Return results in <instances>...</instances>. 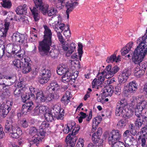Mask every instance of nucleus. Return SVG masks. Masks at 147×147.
I'll return each mask as SVG.
<instances>
[{
    "instance_id": "1",
    "label": "nucleus",
    "mask_w": 147,
    "mask_h": 147,
    "mask_svg": "<svg viewBox=\"0 0 147 147\" xmlns=\"http://www.w3.org/2000/svg\"><path fill=\"white\" fill-rule=\"evenodd\" d=\"M147 34H145L142 38H139L137 43H140L134 50L132 56L133 62L135 64H138L140 67L139 69L145 71L147 67V63H141L147 54V47L145 48L146 47L145 40Z\"/></svg>"
},
{
    "instance_id": "2",
    "label": "nucleus",
    "mask_w": 147,
    "mask_h": 147,
    "mask_svg": "<svg viewBox=\"0 0 147 147\" xmlns=\"http://www.w3.org/2000/svg\"><path fill=\"white\" fill-rule=\"evenodd\" d=\"M45 29L43 40L39 42L38 47V52L41 55L44 56L48 54L50 46L52 44V33L51 30L46 26H44Z\"/></svg>"
},
{
    "instance_id": "3",
    "label": "nucleus",
    "mask_w": 147,
    "mask_h": 147,
    "mask_svg": "<svg viewBox=\"0 0 147 147\" xmlns=\"http://www.w3.org/2000/svg\"><path fill=\"white\" fill-rule=\"evenodd\" d=\"M35 7H30V11L33 15V18L36 21H38L40 19L39 13L40 10L42 13L46 12L47 8L49 7L48 4L42 2V0H33Z\"/></svg>"
},
{
    "instance_id": "4",
    "label": "nucleus",
    "mask_w": 147,
    "mask_h": 147,
    "mask_svg": "<svg viewBox=\"0 0 147 147\" xmlns=\"http://www.w3.org/2000/svg\"><path fill=\"white\" fill-rule=\"evenodd\" d=\"M5 131L9 133L12 138H17L22 134V131L19 127L13 126L11 121H9L5 123Z\"/></svg>"
},
{
    "instance_id": "5",
    "label": "nucleus",
    "mask_w": 147,
    "mask_h": 147,
    "mask_svg": "<svg viewBox=\"0 0 147 147\" xmlns=\"http://www.w3.org/2000/svg\"><path fill=\"white\" fill-rule=\"evenodd\" d=\"M75 127L73 129L71 134H69L66 136V141L68 147H74L76 143V141L78 140V138L75 136L77 132L79 131L80 127H78V128Z\"/></svg>"
},
{
    "instance_id": "6",
    "label": "nucleus",
    "mask_w": 147,
    "mask_h": 147,
    "mask_svg": "<svg viewBox=\"0 0 147 147\" xmlns=\"http://www.w3.org/2000/svg\"><path fill=\"white\" fill-rule=\"evenodd\" d=\"M142 95H139L138 97H135L133 101H131L132 104L134 102H138L137 105L134 107L135 110L137 111L142 112V110L146 108L147 105V101L144 99Z\"/></svg>"
},
{
    "instance_id": "7",
    "label": "nucleus",
    "mask_w": 147,
    "mask_h": 147,
    "mask_svg": "<svg viewBox=\"0 0 147 147\" xmlns=\"http://www.w3.org/2000/svg\"><path fill=\"white\" fill-rule=\"evenodd\" d=\"M52 108L51 111L54 117L58 120H61L63 119L64 111L63 109H61L60 106L55 105Z\"/></svg>"
},
{
    "instance_id": "8",
    "label": "nucleus",
    "mask_w": 147,
    "mask_h": 147,
    "mask_svg": "<svg viewBox=\"0 0 147 147\" xmlns=\"http://www.w3.org/2000/svg\"><path fill=\"white\" fill-rule=\"evenodd\" d=\"M121 137V134L119 131L118 130L114 129L108 134L107 137H108V143L111 144L119 142L118 140H119Z\"/></svg>"
},
{
    "instance_id": "9",
    "label": "nucleus",
    "mask_w": 147,
    "mask_h": 147,
    "mask_svg": "<svg viewBox=\"0 0 147 147\" xmlns=\"http://www.w3.org/2000/svg\"><path fill=\"white\" fill-rule=\"evenodd\" d=\"M68 45V43L67 42L65 44L62 45V48L63 50L66 51V56L69 57L76 49V45L74 43L72 42L71 43L69 48Z\"/></svg>"
},
{
    "instance_id": "10",
    "label": "nucleus",
    "mask_w": 147,
    "mask_h": 147,
    "mask_svg": "<svg viewBox=\"0 0 147 147\" xmlns=\"http://www.w3.org/2000/svg\"><path fill=\"white\" fill-rule=\"evenodd\" d=\"M13 103L8 101L3 106H1V115L3 117H5L8 114L11 109Z\"/></svg>"
},
{
    "instance_id": "11",
    "label": "nucleus",
    "mask_w": 147,
    "mask_h": 147,
    "mask_svg": "<svg viewBox=\"0 0 147 147\" xmlns=\"http://www.w3.org/2000/svg\"><path fill=\"white\" fill-rule=\"evenodd\" d=\"M119 68L117 65L112 67L111 65H107L106 68L105 70L103 71L102 73H105V74H108L111 76H113L119 70Z\"/></svg>"
},
{
    "instance_id": "12",
    "label": "nucleus",
    "mask_w": 147,
    "mask_h": 147,
    "mask_svg": "<svg viewBox=\"0 0 147 147\" xmlns=\"http://www.w3.org/2000/svg\"><path fill=\"white\" fill-rule=\"evenodd\" d=\"M29 133L33 137L36 135H40L42 136V139L44 138L45 135V131L43 129H40L38 132V130L34 127H31L30 128Z\"/></svg>"
},
{
    "instance_id": "13",
    "label": "nucleus",
    "mask_w": 147,
    "mask_h": 147,
    "mask_svg": "<svg viewBox=\"0 0 147 147\" xmlns=\"http://www.w3.org/2000/svg\"><path fill=\"white\" fill-rule=\"evenodd\" d=\"M25 37L24 34H21L18 32L15 33L11 36L12 41L16 42H18L20 43L21 42L24 41L25 40Z\"/></svg>"
},
{
    "instance_id": "14",
    "label": "nucleus",
    "mask_w": 147,
    "mask_h": 147,
    "mask_svg": "<svg viewBox=\"0 0 147 147\" xmlns=\"http://www.w3.org/2000/svg\"><path fill=\"white\" fill-rule=\"evenodd\" d=\"M34 107L33 102L32 101L27 102L23 105L21 109L22 113L23 114L25 113L30 112Z\"/></svg>"
},
{
    "instance_id": "15",
    "label": "nucleus",
    "mask_w": 147,
    "mask_h": 147,
    "mask_svg": "<svg viewBox=\"0 0 147 147\" xmlns=\"http://www.w3.org/2000/svg\"><path fill=\"white\" fill-rule=\"evenodd\" d=\"M22 64L21 68L22 72L24 74H27L31 71L32 69L31 64L28 61H27L24 58L23 59Z\"/></svg>"
},
{
    "instance_id": "16",
    "label": "nucleus",
    "mask_w": 147,
    "mask_h": 147,
    "mask_svg": "<svg viewBox=\"0 0 147 147\" xmlns=\"http://www.w3.org/2000/svg\"><path fill=\"white\" fill-rule=\"evenodd\" d=\"M78 53H75L71 55V58L73 59H78L79 58L80 60L81 61V58L83 53L82 51V45L80 43L78 44Z\"/></svg>"
},
{
    "instance_id": "17",
    "label": "nucleus",
    "mask_w": 147,
    "mask_h": 147,
    "mask_svg": "<svg viewBox=\"0 0 147 147\" xmlns=\"http://www.w3.org/2000/svg\"><path fill=\"white\" fill-rule=\"evenodd\" d=\"M27 6L24 4L23 5L18 6L17 8L16 12L18 15H26L27 13Z\"/></svg>"
},
{
    "instance_id": "18",
    "label": "nucleus",
    "mask_w": 147,
    "mask_h": 147,
    "mask_svg": "<svg viewBox=\"0 0 147 147\" xmlns=\"http://www.w3.org/2000/svg\"><path fill=\"white\" fill-rule=\"evenodd\" d=\"M102 119V117L100 115L98 116L93 119L92 124V131H94L95 130L96 127H97L98 124L100 123Z\"/></svg>"
},
{
    "instance_id": "19",
    "label": "nucleus",
    "mask_w": 147,
    "mask_h": 147,
    "mask_svg": "<svg viewBox=\"0 0 147 147\" xmlns=\"http://www.w3.org/2000/svg\"><path fill=\"white\" fill-rule=\"evenodd\" d=\"M69 68L66 66L64 65L58 67L57 70V73L60 75L67 74L68 72H69Z\"/></svg>"
},
{
    "instance_id": "20",
    "label": "nucleus",
    "mask_w": 147,
    "mask_h": 147,
    "mask_svg": "<svg viewBox=\"0 0 147 147\" xmlns=\"http://www.w3.org/2000/svg\"><path fill=\"white\" fill-rule=\"evenodd\" d=\"M58 86L56 81L55 80H53L50 83V86H47V89L49 92H53L55 91V89Z\"/></svg>"
},
{
    "instance_id": "21",
    "label": "nucleus",
    "mask_w": 147,
    "mask_h": 147,
    "mask_svg": "<svg viewBox=\"0 0 147 147\" xmlns=\"http://www.w3.org/2000/svg\"><path fill=\"white\" fill-rule=\"evenodd\" d=\"M18 48L17 45L13 46V45H9L6 46V49L7 52L9 53L14 54H17L18 52V50H14L13 49H16Z\"/></svg>"
},
{
    "instance_id": "22",
    "label": "nucleus",
    "mask_w": 147,
    "mask_h": 147,
    "mask_svg": "<svg viewBox=\"0 0 147 147\" xmlns=\"http://www.w3.org/2000/svg\"><path fill=\"white\" fill-rule=\"evenodd\" d=\"M138 85L136 83L135 81H133L129 83L128 88L132 93H134L137 90Z\"/></svg>"
},
{
    "instance_id": "23",
    "label": "nucleus",
    "mask_w": 147,
    "mask_h": 147,
    "mask_svg": "<svg viewBox=\"0 0 147 147\" xmlns=\"http://www.w3.org/2000/svg\"><path fill=\"white\" fill-rule=\"evenodd\" d=\"M103 92H102L103 95L105 97H111L113 93V90L110 87H107L105 89L103 90Z\"/></svg>"
},
{
    "instance_id": "24",
    "label": "nucleus",
    "mask_w": 147,
    "mask_h": 147,
    "mask_svg": "<svg viewBox=\"0 0 147 147\" xmlns=\"http://www.w3.org/2000/svg\"><path fill=\"white\" fill-rule=\"evenodd\" d=\"M69 94L70 92L69 91H67L66 94L63 96L61 99V101L65 105H67L70 102Z\"/></svg>"
},
{
    "instance_id": "25",
    "label": "nucleus",
    "mask_w": 147,
    "mask_h": 147,
    "mask_svg": "<svg viewBox=\"0 0 147 147\" xmlns=\"http://www.w3.org/2000/svg\"><path fill=\"white\" fill-rule=\"evenodd\" d=\"M22 59L21 60L19 59H15L13 61V64L15 67L18 69H20L22 67V62L23 61V59Z\"/></svg>"
},
{
    "instance_id": "26",
    "label": "nucleus",
    "mask_w": 147,
    "mask_h": 147,
    "mask_svg": "<svg viewBox=\"0 0 147 147\" xmlns=\"http://www.w3.org/2000/svg\"><path fill=\"white\" fill-rule=\"evenodd\" d=\"M124 108L117 106L115 110V114L117 116L121 115L123 117V115L124 113L125 110H123Z\"/></svg>"
},
{
    "instance_id": "27",
    "label": "nucleus",
    "mask_w": 147,
    "mask_h": 147,
    "mask_svg": "<svg viewBox=\"0 0 147 147\" xmlns=\"http://www.w3.org/2000/svg\"><path fill=\"white\" fill-rule=\"evenodd\" d=\"M48 7H49L47 8L46 12L44 13H43L44 14H45L46 13H47L48 15L49 16H51L56 15L57 13V11L56 8L52 7L51 9L48 10Z\"/></svg>"
},
{
    "instance_id": "28",
    "label": "nucleus",
    "mask_w": 147,
    "mask_h": 147,
    "mask_svg": "<svg viewBox=\"0 0 147 147\" xmlns=\"http://www.w3.org/2000/svg\"><path fill=\"white\" fill-rule=\"evenodd\" d=\"M2 6L5 8H10L11 6V3L10 0H3L1 2Z\"/></svg>"
},
{
    "instance_id": "29",
    "label": "nucleus",
    "mask_w": 147,
    "mask_h": 147,
    "mask_svg": "<svg viewBox=\"0 0 147 147\" xmlns=\"http://www.w3.org/2000/svg\"><path fill=\"white\" fill-rule=\"evenodd\" d=\"M24 92V90L20 88H16L13 92V94L16 97H20Z\"/></svg>"
},
{
    "instance_id": "30",
    "label": "nucleus",
    "mask_w": 147,
    "mask_h": 147,
    "mask_svg": "<svg viewBox=\"0 0 147 147\" xmlns=\"http://www.w3.org/2000/svg\"><path fill=\"white\" fill-rule=\"evenodd\" d=\"M71 73L70 72H68L67 74L63 75L62 77V81L64 82H69L71 79Z\"/></svg>"
},
{
    "instance_id": "31",
    "label": "nucleus",
    "mask_w": 147,
    "mask_h": 147,
    "mask_svg": "<svg viewBox=\"0 0 147 147\" xmlns=\"http://www.w3.org/2000/svg\"><path fill=\"white\" fill-rule=\"evenodd\" d=\"M128 121L127 119L126 118L121 119L119 121L117 125L120 127L123 128L125 126Z\"/></svg>"
},
{
    "instance_id": "32",
    "label": "nucleus",
    "mask_w": 147,
    "mask_h": 147,
    "mask_svg": "<svg viewBox=\"0 0 147 147\" xmlns=\"http://www.w3.org/2000/svg\"><path fill=\"white\" fill-rule=\"evenodd\" d=\"M42 76L50 79L51 76V72L47 69H44L42 71Z\"/></svg>"
},
{
    "instance_id": "33",
    "label": "nucleus",
    "mask_w": 147,
    "mask_h": 147,
    "mask_svg": "<svg viewBox=\"0 0 147 147\" xmlns=\"http://www.w3.org/2000/svg\"><path fill=\"white\" fill-rule=\"evenodd\" d=\"M102 73L103 72L101 73H99L97 76V78H98V82L100 85L104 81L105 79L103 74L106 75L105 73Z\"/></svg>"
},
{
    "instance_id": "34",
    "label": "nucleus",
    "mask_w": 147,
    "mask_h": 147,
    "mask_svg": "<svg viewBox=\"0 0 147 147\" xmlns=\"http://www.w3.org/2000/svg\"><path fill=\"white\" fill-rule=\"evenodd\" d=\"M45 119L48 122L52 121L53 120V113L51 114L49 112H46L44 115Z\"/></svg>"
},
{
    "instance_id": "35",
    "label": "nucleus",
    "mask_w": 147,
    "mask_h": 147,
    "mask_svg": "<svg viewBox=\"0 0 147 147\" xmlns=\"http://www.w3.org/2000/svg\"><path fill=\"white\" fill-rule=\"evenodd\" d=\"M145 71L136 67L134 71L135 75L137 77H140L145 73Z\"/></svg>"
},
{
    "instance_id": "36",
    "label": "nucleus",
    "mask_w": 147,
    "mask_h": 147,
    "mask_svg": "<svg viewBox=\"0 0 147 147\" xmlns=\"http://www.w3.org/2000/svg\"><path fill=\"white\" fill-rule=\"evenodd\" d=\"M127 105V103L126 100L125 98H123L121 99L120 101L117 102V106L124 108Z\"/></svg>"
},
{
    "instance_id": "37",
    "label": "nucleus",
    "mask_w": 147,
    "mask_h": 147,
    "mask_svg": "<svg viewBox=\"0 0 147 147\" xmlns=\"http://www.w3.org/2000/svg\"><path fill=\"white\" fill-rule=\"evenodd\" d=\"M22 99V101L24 102H25L27 100L32 98L30 94L26 93L24 91V92L20 96Z\"/></svg>"
},
{
    "instance_id": "38",
    "label": "nucleus",
    "mask_w": 147,
    "mask_h": 147,
    "mask_svg": "<svg viewBox=\"0 0 147 147\" xmlns=\"http://www.w3.org/2000/svg\"><path fill=\"white\" fill-rule=\"evenodd\" d=\"M146 138L145 137L140 136L138 139V140H141V146L143 147H146L147 146V144L146 143Z\"/></svg>"
},
{
    "instance_id": "39",
    "label": "nucleus",
    "mask_w": 147,
    "mask_h": 147,
    "mask_svg": "<svg viewBox=\"0 0 147 147\" xmlns=\"http://www.w3.org/2000/svg\"><path fill=\"white\" fill-rule=\"evenodd\" d=\"M128 78L121 73L119 75L118 77V80L119 83H125Z\"/></svg>"
},
{
    "instance_id": "40",
    "label": "nucleus",
    "mask_w": 147,
    "mask_h": 147,
    "mask_svg": "<svg viewBox=\"0 0 147 147\" xmlns=\"http://www.w3.org/2000/svg\"><path fill=\"white\" fill-rule=\"evenodd\" d=\"M133 115V112L130 110L127 109V110L126 113H125L123 115V117L124 118L127 119L129 118L132 117Z\"/></svg>"
},
{
    "instance_id": "41",
    "label": "nucleus",
    "mask_w": 147,
    "mask_h": 147,
    "mask_svg": "<svg viewBox=\"0 0 147 147\" xmlns=\"http://www.w3.org/2000/svg\"><path fill=\"white\" fill-rule=\"evenodd\" d=\"M49 79L44 77L42 76L41 77H40L38 79V81L41 84H43L47 83L49 80Z\"/></svg>"
},
{
    "instance_id": "42",
    "label": "nucleus",
    "mask_w": 147,
    "mask_h": 147,
    "mask_svg": "<svg viewBox=\"0 0 147 147\" xmlns=\"http://www.w3.org/2000/svg\"><path fill=\"white\" fill-rule=\"evenodd\" d=\"M59 52L56 49L51 50L49 53L50 55L52 58H55L57 57L58 55Z\"/></svg>"
},
{
    "instance_id": "43",
    "label": "nucleus",
    "mask_w": 147,
    "mask_h": 147,
    "mask_svg": "<svg viewBox=\"0 0 147 147\" xmlns=\"http://www.w3.org/2000/svg\"><path fill=\"white\" fill-rule=\"evenodd\" d=\"M116 55L115 54H113L108 57L107 59V61L108 63H113V62L115 61L116 62Z\"/></svg>"
},
{
    "instance_id": "44",
    "label": "nucleus",
    "mask_w": 147,
    "mask_h": 147,
    "mask_svg": "<svg viewBox=\"0 0 147 147\" xmlns=\"http://www.w3.org/2000/svg\"><path fill=\"white\" fill-rule=\"evenodd\" d=\"M29 89L30 92H29L28 94H30V95H31L32 99H34L35 97V96L34 94L36 91V89L35 88L32 87V86H30Z\"/></svg>"
},
{
    "instance_id": "45",
    "label": "nucleus",
    "mask_w": 147,
    "mask_h": 147,
    "mask_svg": "<svg viewBox=\"0 0 147 147\" xmlns=\"http://www.w3.org/2000/svg\"><path fill=\"white\" fill-rule=\"evenodd\" d=\"M60 25L61 26L59 27V28L56 26L54 27L55 30L56 32H62L64 30L65 27V24H62Z\"/></svg>"
},
{
    "instance_id": "46",
    "label": "nucleus",
    "mask_w": 147,
    "mask_h": 147,
    "mask_svg": "<svg viewBox=\"0 0 147 147\" xmlns=\"http://www.w3.org/2000/svg\"><path fill=\"white\" fill-rule=\"evenodd\" d=\"M57 37L59 38V40L60 42V43L63 45L65 44L66 43H67V42H65V40L63 38V37L61 34V32H57Z\"/></svg>"
},
{
    "instance_id": "47",
    "label": "nucleus",
    "mask_w": 147,
    "mask_h": 147,
    "mask_svg": "<svg viewBox=\"0 0 147 147\" xmlns=\"http://www.w3.org/2000/svg\"><path fill=\"white\" fill-rule=\"evenodd\" d=\"M36 98L37 99H39L41 101L42 99L44 97V95L41 90H39L36 93Z\"/></svg>"
},
{
    "instance_id": "48",
    "label": "nucleus",
    "mask_w": 147,
    "mask_h": 147,
    "mask_svg": "<svg viewBox=\"0 0 147 147\" xmlns=\"http://www.w3.org/2000/svg\"><path fill=\"white\" fill-rule=\"evenodd\" d=\"M80 114L81 115L79 117H78L79 123H81L83 119L85 118L86 117L87 115L85 113L82 112H81Z\"/></svg>"
},
{
    "instance_id": "49",
    "label": "nucleus",
    "mask_w": 147,
    "mask_h": 147,
    "mask_svg": "<svg viewBox=\"0 0 147 147\" xmlns=\"http://www.w3.org/2000/svg\"><path fill=\"white\" fill-rule=\"evenodd\" d=\"M67 29L64 32V34L65 36L67 37H69L71 36V31L69 30V25H66Z\"/></svg>"
},
{
    "instance_id": "50",
    "label": "nucleus",
    "mask_w": 147,
    "mask_h": 147,
    "mask_svg": "<svg viewBox=\"0 0 147 147\" xmlns=\"http://www.w3.org/2000/svg\"><path fill=\"white\" fill-rule=\"evenodd\" d=\"M44 97L42 99L41 102H47L52 100L50 94L46 96L44 95Z\"/></svg>"
},
{
    "instance_id": "51",
    "label": "nucleus",
    "mask_w": 147,
    "mask_h": 147,
    "mask_svg": "<svg viewBox=\"0 0 147 147\" xmlns=\"http://www.w3.org/2000/svg\"><path fill=\"white\" fill-rule=\"evenodd\" d=\"M141 131L142 133V136L145 137L147 139V125H145L141 129Z\"/></svg>"
},
{
    "instance_id": "52",
    "label": "nucleus",
    "mask_w": 147,
    "mask_h": 147,
    "mask_svg": "<svg viewBox=\"0 0 147 147\" xmlns=\"http://www.w3.org/2000/svg\"><path fill=\"white\" fill-rule=\"evenodd\" d=\"M121 74L124 75V76L127 77L128 78V76H130L131 74V71L130 70L128 69H125Z\"/></svg>"
},
{
    "instance_id": "53",
    "label": "nucleus",
    "mask_w": 147,
    "mask_h": 147,
    "mask_svg": "<svg viewBox=\"0 0 147 147\" xmlns=\"http://www.w3.org/2000/svg\"><path fill=\"white\" fill-rule=\"evenodd\" d=\"M140 121L141 118H137L135 121V125L138 128H140L143 123V122L142 121L141 122Z\"/></svg>"
},
{
    "instance_id": "54",
    "label": "nucleus",
    "mask_w": 147,
    "mask_h": 147,
    "mask_svg": "<svg viewBox=\"0 0 147 147\" xmlns=\"http://www.w3.org/2000/svg\"><path fill=\"white\" fill-rule=\"evenodd\" d=\"M41 137L42 136H40V135H35V136L32 137L33 138L32 139L33 142L34 143H38V142L40 140H41V138H42Z\"/></svg>"
},
{
    "instance_id": "55",
    "label": "nucleus",
    "mask_w": 147,
    "mask_h": 147,
    "mask_svg": "<svg viewBox=\"0 0 147 147\" xmlns=\"http://www.w3.org/2000/svg\"><path fill=\"white\" fill-rule=\"evenodd\" d=\"M49 123L46 121H43L41 124V127L40 129H42L44 130V129L49 127Z\"/></svg>"
},
{
    "instance_id": "56",
    "label": "nucleus",
    "mask_w": 147,
    "mask_h": 147,
    "mask_svg": "<svg viewBox=\"0 0 147 147\" xmlns=\"http://www.w3.org/2000/svg\"><path fill=\"white\" fill-rule=\"evenodd\" d=\"M14 15V13L13 12H9L7 15V17L5 20L7 21L12 20H13V16Z\"/></svg>"
},
{
    "instance_id": "57",
    "label": "nucleus",
    "mask_w": 147,
    "mask_h": 147,
    "mask_svg": "<svg viewBox=\"0 0 147 147\" xmlns=\"http://www.w3.org/2000/svg\"><path fill=\"white\" fill-rule=\"evenodd\" d=\"M71 125H65L64 129H63V132L66 134L68 133L69 131H70V127H71Z\"/></svg>"
},
{
    "instance_id": "58",
    "label": "nucleus",
    "mask_w": 147,
    "mask_h": 147,
    "mask_svg": "<svg viewBox=\"0 0 147 147\" xmlns=\"http://www.w3.org/2000/svg\"><path fill=\"white\" fill-rule=\"evenodd\" d=\"M7 32L5 30L4 28L0 29V37H5L6 36Z\"/></svg>"
},
{
    "instance_id": "59",
    "label": "nucleus",
    "mask_w": 147,
    "mask_h": 147,
    "mask_svg": "<svg viewBox=\"0 0 147 147\" xmlns=\"http://www.w3.org/2000/svg\"><path fill=\"white\" fill-rule=\"evenodd\" d=\"M121 89L120 86H117L115 87V93L117 95H119L121 94Z\"/></svg>"
},
{
    "instance_id": "60",
    "label": "nucleus",
    "mask_w": 147,
    "mask_h": 147,
    "mask_svg": "<svg viewBox=\"0 0 147 147\" xmlns=\"http://www.w3.org/2000/svg\"><path fill=\"white\" fill-rule=\"evenodd\" d=\"M123 94L124 96L126 97H127L129 96H130L131 93H133L132 92H131L129 89L128 88L125 89L123 91Z\"/></svg>"
},
{
    "instance_id": "61",
    "label": "nucleus",
    "mask_w": 147,
    "mask_h": 147,
    "mask_svg": "<svg viewBox=\"0 0 147 147\" xmlns=\"http://www.w3.org/2000/svg\"><path fill=\"white\" fill-rule=\"evenodd\" d=\"M92 87L93 88H94L95 86V85L97 86V89H98L99 87V84L98 82V81L97 80V79L96 78L94 79L92 82Z\"/></svg>"
},
{
    "instance_id": "62",
    "label": "nucleus",
    "mask_w": 147,
    "mask_h": 147,
    "mask_svg": "<svg viewBox=\"0 0 147 147\" xmlns=\"http://www.w3.org/2000/svg\"><path fill=\"white\" fill-rule=\"evenodd\" d=\"M129 51V49L125 46L121 49V55H125L128 53Z\"/></svg>"
},
{
    "instance_id": "63",
    "label": "nucleus",
    "mask_w": 147,
    "mask_h": 147,
    "mask_svg": "<svg viewBox=\"0 0 147 147\" xmlns=\"http://www.w3.org/2000/svg\"><path fill=\"white\" fill-rule=\"evenodd\" d=\"M84 140L81 139H79L75 147H83L84 146Z\"/></svg>"
},
{
    "instance_id": "64",
    "label": "nucleus",
    "mask_w": 147,
    "mask_h": 147,
    "mask_svg": "<svg viewBox=\"0 0 147 147\" xmlns=\"http://www.w3.org/2000/svg\"><path fill=\"white\" fill-rule=\"evenodd\" d=\"M4 21L5 24L4 25L5 28L4 29H5V30L7 32L8 30L9 29L10 22H9V21L5 20H4Z\"/></svg>"
}]
</instances>
